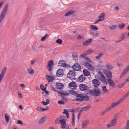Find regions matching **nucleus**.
<instances>
[{"label": "nucleus", "instance_id": "1", "mask_svg": "<svg viewBox=\"0 0 129 129\" xmlns=\"http://www.w3.org/2000/svg\"><path fill=\"white\" fill-rule=\"evenodd\" d=\"M76 100L78 101H82L83 100L87 101L89 100V97L83 94H78L77 93Z\"/></svg>", "mask_w": 129, "mask_h": 129}, {"label": "nucleus", "instance_id": "2", "mask_svg": "<svg viewBox=\"0 0 129 129\" xmlns=\"http://www.w3.org/2000/svg\"><path fill=\"white\" fill-rule=\"evenodd\" d=\"M117 118V116H114L112 121L109 124L107 125V127L109 128L115 125L116 123Z\"/></svg>", "mask_w": 129, "mask_h": 129}, {"label": "nucleus", "instance_id": "3", "mask_svg": "<svg viewBox=\"0 0 129 129\" xmlns=\"http://www.w3.org/2000/svg\"><path fill=\"white\" fill-rule=\"evenodd\" d=\"M89 93L91 95L94 96H99L101 92L99 90L94 89L89 91Z\"/></svg>", "mask_w": 129, "mask_h": 129}, {"label": "nucleus", "instance_id": "4", "mask_svg": "<svg viewBox=\"0 0 129 129\" xmlns=\"http://www.w3.org/2000/svg\"><path fill=\"white\" fill-rule=\"evenodd\" d=\"M94 51L92 49H89L81 54L80 55V56L84 58L86 55L91 54Z\"/></svg>", "mask_w": 129, "mask_h": 129}, {"label": "nucleus", "instance_id": "5", "mask_svg": "<svg viewBox=\"0 0 129 129\" xmlns=\"http://www.w3.org/2000/svg\"><path fill=\"white\" fill-rule=\"evenodd\" d=\"M47 69L49 71H51L53 69V67L54 64L53 61L52 60H50L48 62Z\"/></svg>", "mask_w": 129, "mask_h": 129}, {"label": "nucleus", "instance_id": "6", "mask_svg": "<svg viewBox=\"0 0 129 129\" xmlns=\"http://www.w3.org/2000/svg\"><path fill=\"white\" fill-rule=\"evenodd\" d=\"M75 75V74L74 71H70L67 75V77L71 80L73 79L74 78L72 77Z\"/></svg>", "mask_w": 129, "mask_h": 129}, {"label": "nucleus", "instance_id": "7", "mask_svg": "<svg viewBox=\"0 0 129 129\" xmlns=\"http://www.w3.org/2000/svg\"><path fill=\"white\" fill-rule=\"evenodd\" d=\"M103 73L108 78H111L112 77V74L111 72L107 69H105L103 70Z\"/></svg>", "mask_w": 129, "mask_h": 129}, {"label": "nucleus", "instance_id": "8", "mask_svg": "<svg viewBox=\"0 0 129 129\" xmlns=\"http://www.w3.org/2000/svg\"><path fill=\"white\" fill-rule=\"evenodd\" d=\"M7 70V68L6 67H5L2 70L0 74V83L1 82V80L3 79L4 75H5V73Z\"/></svg>", "mask_w": 129, "mask_h": 129}, {"label": "nucleus", "instance_id": "9", "mask_svg": "<svg viewBox=\"0 0 129 129\" xmlns=\"http://www.w3.org/2000/svg\"><path fill=\"white\" fill-rule=\"evenodd\" d=\"M72 68L76 71L79 70L81 69L80 66L78 63L75 64L73 66Z\"/></svg>", "mask_w": 129, "mask_h": 129}, {"label": "nucleus", "instance_id": "10", "mask_svg": "<svg viewBox=\"0 0 129 129\" xmlns=\"http://www.w3.org/2000/svg\"><path fill=\"white\" fill-rule=\"evenodd\" d=\"M8 5L6 4L5 6L3 8L1 13L6 15L8 12Z\"/></svg>", "mask_w": 129, "mask_h": 129}, {"label": "nucleus", "instance_id": "11", "mask_svg": "<svg viewBox=\"0 0 129 129\" xmlns=\"http://www.w3.org/2000/svg\"><path fill=\"white\" fill-rule=\"evenodd\" d=\"M92 82L93 86L96 87H98L100 84L99 82L96 79H94L92 81Z\"/></svg>", "mask_w": 129, "mask_h": 129}, {"label": "nucleus", "instance_id": "12", "mask_svg": "<svg viewBox=\"0 0 129 129\" xmlns=\"http://www.w3.org/2000/svg\"><path fill=\"white\" fill-rule=\"evenodd\" d=\"M79 88L80 90L82 91L85 90L87 89V87L85 84H82L79 85Z\"/></svg>", "mask_w": 129, "mask_h": 129}, {"label": "nucleus", "instance_id": "13", "mask_svg": "<svg viewBox=\"0 0 129 129\" xmlns=\"http://www.w3.org/2000/svg\"><path fill=\"white\" fill-rule=\"evenodd\" d=\"M56 87L58 89H62L64 87L63 84L61 83H56Z\"/></svg>", "mask_w": 129, "mask_h": 129}, {"label": "nucleus", "instance_id": "14", "mask_svg": "<svg viewBox=\"0 0 129 129\" xmlns=\"http://www.w3.org/2000/svg\"><path fill=\"white\" fill-rule=\"evenodd\" d=\"M63 70L61 69H59L56 73V76L58 77H61L63 75Z\"/></svg>", "mask_w": 129, "mask_h": 129}, {"label": "nucleus", "instance_id": "15", "mask_svg": "<svg viewBox=\"0 0 129 129\" xmlns=\"http://www.w3.org/2000/svg\"><path fill=\"white\" fill-rule=\"evenodd\" d=\"M86 78V77L85 76V75L82 74L79 77L78 80L79 81L83 82L85 80Z\"/></svg>", "mask_w": 129, "mask_h": 129}, {"label": "nucleus", "instance_id": "16", "mask_svg": "<svg viewBox=\"0 0 129 129\" xmlns=\"http://www.w3.org/2000/svg\"><path fill=\"white\" fill-rule=\"evenodd\" d=\"M108 83L111 86L114 87L115 84L113 81L111 79L109 78L107 80V81Z\"/></svg>", "mask_w": 129, "mask_h": 129}, {"label": "nucleus", "instance_id": "17", "mask_svg": "<svg viewBox=\"0 0 129 129\" xmlns=\"http://www.w3.org/2000/svg\"><path fill=\"white\" fill-rule=\"evenodd\" d=\"M46 78L48 80V82H52L54 79V77L48 75L46 76Z\"/></svg>", "mask_w": 129, "mask_h": 129}, {"label": "nucleus", "instance_id": "18", "mask_svg": "<svg viewBox=\"0 0 129 129\" xmlns=\"http://www.w3.org/2000/svg\"><path fill=\"white\" fill-rule=\"evenodd\" d=\"M69 86L72 88L73 90H75L76 87V83L74 82H72L69 85Z\"/></svg>", "mask_w": 129, "mask_h": 129}, {"label": "nucleus", "instance_id": "19", "mask_svg": "<svg viewBox=\"0 0 129 129\" xmlns=\"http://www.w3.org/2000/svg\"><path fill=\"white\" fill-rule=\"evenodd\" d=\"M129 70V65L127 66L124 69V70L122 72L121 75L122 76H123Z\"/></svg>", "mask_w": 129, "mask_h": 129}, {"label": "nucleus", "instance_id": "20", "mask_svg": "<svg viewBox=\"0 0 129 129\" xmlns=\"http://www.w3.org/2000/svg\"><path fill=\"white\" fill-rule=\"evenodd\" d=\"M92 40L91 39H89L85 41L83 43V44L84 46H87L91 42Z\"/></svg>", "mask_w": 129, "mask_h": 129}, {"label": "nucleus", "instance_id": "21", "mask_svg": "<svg viewBox=\"0 0 129 129\" xmlns=\"http://www.w3.org/2000/svg\"><path fill=\"white\" fill-rule=\"evenodd\" d=\"M89 122L88 120H86L83 121L82 123V128H84Z\"/></svg>", "mask_w": 129, "mask_h": 129}, {"label": "nucleus", "instance_id": "22", "mask_svg": "<svg viewBox=\"0 0 129 129\" xmlns=\"http://www.w3.org/2000/svg\"><path fill=\"white\" fill-rule=\"evenodd\" d=\"M90 107V106L89 105L87 106L84 107L80 110V111H85L89 109Z\"/></svg>", "mask_w": 129, "mask_h": 129}, {"label": "nucleus", "instance_id": "23", "mask_svg": "<svg viewBox=\"0 0 129 129\" xmlns=\"http://www.w3.org/2000/svg\"><path fill=\"white\" fill-rule=\"evenodd\" d=\"M83 72L84 73V75H85V76H88L90 75V73L88 70L84 69L83 70Z\"/></svg>", "mask_w": 129, "mask_h": 129}, {"label": "nucleus", "instance_id": "24", "mask_svg": "<svg viewBox=\"0 0 129 129\" xmlns=\"http://www.w3.org/2000/svg\"><path fill=\"white\" fill-rule=\"evenodd\" d=\"M58 65L59 66L65 67L67 66L64 61L61 60L58 63Z\"/></svg>", "mask_w": 129, "mask_h": 129}, {"label": "nucleus", "instance_id": "25", "mask_svg": "<svg viewBox=\"0 0 129 129\" xmlns=\"http://www.w3.org/2000/svg\"><path fill=\"white\" fill-rule=\"evenodd\" d=\"M105 14L102 13L99 16V20L101 21H103L105 19Z\"/></svg>", "mask_w": 129, "mask_h": 129}, {"label": "nucleus", "instance_id": "26", "mask_svg": "<svg viewBox=\"0 0 129 129\" xmlns=\"http://www.w3.org/2000/svg\"><path fill=\"white\" fill-rule=\"evenodd\" d=\"M6 15L1 13L0 14V23H1L5 17Z\"/></svg>", "mask_w": 129, "mask_h": 129}, {"label": "nucleus", "instance_id": "27", "mask_svg": "<svg viewBox=\"0 0 129 129\" xmlns=\"http://www.w3.org/2000/svg\"><path fill=\"white\" fill-rule=\"evenodd\" d=\"M61 124V127L63 128H65L66 125V121L64 119L61 120L60 123Z\"/></svg>", "mask_w": 129, "mask_h": 129}, {"label": "nucleus", "instance_id": "28", "mask_svg": "<svg viewBox=\"0 0 129 129\" xmlns=\"http://www.w3.org/2000/svg\"><path fill=\"white\" fill-rule=\"evenodd\" d=\"M72 125L74 126L75 125V116L74 113H72Z\"/></svg>", "mask_w": 129, "mask_h": 129}, {"label": "nucleus", "instance_id": "29", "mask_svg": "<svg viewBox=\"0 0 129 129\" xmlns=\"http://www.w3.org/2000/svg\"><path fill=\"white\" fill-rule=\"evenodd\" d=\"M100 79L102 82L106 84L107 83V81L106 80V78L104 76L100 78Z\"/></svg>", "mask_w": 129, "mask_h": 129}, {"label": "nucleus", "instance_id": "30", "mask_svg": "<svg viewBox=\"0 0 129 129\" xmlns=\"http://www.w3.org/2000/svg\"><path fill=\"white\" fill-rule=\"evenodd\" d=\"M46 119V118L45 117H42L39 121V123L41 124L43 123L45 121Z\"/></svg>", "mask_w": 129, "mask_h": 129}, {"label": "nucleus", "instance_id": "31", "mask_svg": "<svg viewBox=\"0 0 129 129\" xmlns=\"http://www.w3.org/2000/svg\"><path fill=\"white\" fill-rule=\"evenodd\" d=\"M74 12V11H70L67 13H66L65 14V16H68L73 14Z\"/></svg>", "mask_w": 129, "mask_h": 129}, {"label": "nucleus", "instance_id": "32", "mask_svg": "<svg viewBox=\"0 0 129 129\" xmlns=\"http://www.w3.org/2000/svg\"><path fill=\"white\" fill-rule=\"evenodd\" d=\"M98 75L99 77L100 78L104 76V75L103 73L101 71H99L98 72Z\"/></svg>", "mask_w": 129, "mask_h": 129}, {"label": "nucleus", "instance_id": "33", "mask_svg": "<svg viewBox=\"0 0 129 129\" xmlns=\"http://www.w3.org/2000/svg\"><path fill=\"white\" fill-rule=\"evenodd\" d=\"M123 100V99L122 98L116 103H114L115 106H116L118 105L119 104H120L122 101Z\"/></svg>", "mask_w": 129, "mask_h": 129}, {"label": "nucleus", "instance_id": "34", "mask_svg": "<svg viewBox=\"0 0 129 129\" xmlns=\"http://www.w3.org/2000/svg\"><path fill=\"white\" fill-rule=\"evenodd\" d=\"M106 67L107 68L109 69H112L113 68V67L109 63H107V64L106 66Z\"/></svg>", "mask_w": 129, "mask_h": 129}, {"label": "nucleus", "instance_id": "35", "mask_svg": "<svg viewBox=\"0 0 129 129\" xmlns=\"http://www.w3.org/2000/svg\"><path fill=\"white\" fill-rule=\"evenodd\" d=\"M102 88L103 89V91L105 93L108 92V90L105 86H103L102 87Z\"/></svg>", "mask_w": 129, "mask_h": 129}, {"label": "nucleus", "instance_id": "36", "mask_svg": "<svg viewBox=\"0 0 129 129\" xmlns=\"http://www.w3.org/2000/svg\"><path fill=\"white\" fill-rule=\"evenodd\" d=\"M5 119L7 122H8L9 120V117L8 114H6L5 115Z\"/></svg>", "mask_w": 129, "mask_h": 129}, {"label": "nucleus", "instance_id": "37", "mask_svg": "<svg viewBox=\"0 0 129 129\" xmlns=\"http://www.w3.org/2000/svg\"><path fill=\"white\" fill-rule=\"evenodd\" d=\"M91 29H92L95 30H97L98 29V28L95 25H91L90 26Z\"/></svg>", "mask_w": 129, "mask_h": 129}, {"label": "nucleus", "instance_id": "38", "mask_svg": "<svg viewBox=\"0 0 129 129\" xmlns=\"http://www.w3.org/2000/svg\"><path fill=\"white\" fill-rule=\"evenodd\" d=\"M103 55V53H100L95 57V58L97 59H99L101 58Z\"/></svg>", "mask_w": 129, "mask_h": 129}, {"label": "nucleus", "instance_id": "39", "mask_svg": "<svg viewBox=\"0 0 129 129\" xmlns=\"http://www.w3.org/2000/svg\"><path fill=\"white\" fill-rule=\"evenodd\" d=\"M69 94V93L66 91H62L61 95H67Z\"/></svg>", "mask_w": 129, "mask_h": 129}, {"label": "nucleus", "instance_id": "40", "mask_svg": "<svg viewBox=\"0 0 129 129\" xmlns=\"http://www.w3.org/2000/svg\"><path fill=\"white\" fill-rule=\"evenodd\" d=\"M87 68L88 70L90 71H92L94 70L93 67L91 64H90V65L89 66L88 68Z\"/></svg>", "mask_w": 129, "mask_h": 129}, {"label": "nucleus", "instance_id": "41", "mask_svg": "<svg viewBox=\"0 0 129 129\" xmlns=\"http://www.w3.org/2000/svg\"><path fill=\"white\" fill-rule=\"evenodd\" d=\"M56 42L58 44L61 45L62 43V41L60 39H58L56 40Z\"/></svg>", "mask_w": 129, "mask_h": 129}, {"label": "nucleus", "instance_id": "42", "mask_svg": "<svg viewBox=\"0 0 129 129\" xmlns=\"http://www.w3.org/2000/svg\"><path fill=\"white\" fill-rule=\"evenodd\" d=\"M27 70L28 73L31 74H33L34 72V70L31 69H29Z\"/></svg>", "mask_w": 129, "mask_h": 129}, {"label": "nucleus", "instance_id": "43", "mask_svg": "<svg viewBox=\"0 0 129 129\" xmlns=\"http://www.w3.org/2000/svg\"><path fill=\"white\" fill-rule=\"evenodd\" d=\"M62 120H60V118H57L55 120V123L56 124H59L60 123Z\"/></svg>", "mask_w": 129, "mask_h": 129}, {"label": "nucleus", "instance_id": "44", "mask_svg": "<svg viewBox=\"0 0 129 129\" xmlns=\"http://www.w3.org/2000/svg\"><path fill=\"white\" fill-rule=\"evenodd\" d=\"M125 24L124 23H121L119 24L118 25V27L120 29H122L124 26Z\"/></svg>", "mask_w": 129, "mask_h": 129}, {"label": "nucleus", "instance_id": "45", "mask_svg": "<svg viewBox=\"0 0 129 129\" xmlns=\"http://www.w3.org/2000/svg\"><path fill=\"white\" fill-rule=\"evenodd\" d=\"M91 33L92 34V35L94 36H100L99 33L98 32L95 33L91 32Z\"/></svg>", "mask_w": 129, "mask_h": 129}, {"label": "nucleus", "instance_id": "46", "mask_svg": "<svg viewBox=\"0 0 129 129\" xmlns=\"http://www.w3.org/2000/svg\"><path fill=\"white\" fill-rule=\"evenodd\" d=\"M85 59L87 61H88L90 63H91L92 62V60L90 59V58H89L88 57H84Z\"/></svg>", "mask_w": 129, "mask_h": 129}, {"label": "nucleus", "instance_id": "47", "mask_svg": "<svg viewBox=\"0 0 129 129\" xmlns=\"http://www.w3.org/2000/svg\"><path fill=\"white\" fill-rule=\"evenodd\" d=\"M125 85V84L123 83H121L118 84L117 85V87H118L121 88Z\"/></svg>", "mask_w": 129, "mask_h": 129}, {"label": "nucleus", "instance_id": "48", "mask_svg": "<svg viewBox=\"0 0 129 129\" xmlns=\"http://www.w3.org/2000/svg\"><path fill=\"white\" fill-rule=\"evenodd\" d=\"M90 64L88 63L87 62H86L84 63V65L87 68H88L89 66L90 65Z\"/></svg>", "mask_w": 129, "mask_h": 129}, {"label": "nucleus", "instance_id": "49", "mask_svg": "<svg viewBox=\"0 0 129 129\" xmlns=\"http://www.w3.org/2000/svg\"><path fill=\"white\" fill-rule=\"evenodd\" d=\"M117 27V26L116 25H113L110 27V28L111 30H114Z\"/></svg>", "mask_w": 129, "mask_h": 129}, {"label": "nucleus", "instance_id": "50", "mask_svg": "<svg viewBox=\"0 0 129 129\" xmlns=\"http://www.w3.org/2000/svg\"><path fill=\"white\" fill-rule=\"evenodd\" d=\"M47 36V34H46L45 36L42 37L41 39V40L43 41H44L45 40Z\"/></svg>", "mask_w": 129, "mask_h": 129}, {"label": "nucleus", "instance_id": "51", "mask_svg": "<svg viewBox=\"0 0 129 129\" xmlns=\"http://www.w3.org/2000/svg\"><path fill=\"white\" fill-rule=\"evenodd\" d=\"M40 88L41 89H42V90H43L44 91H45L46 90V88H44L43 85L42 84H41V85Z\"/></svg>", "mask_w": 129, "mask_h": 129}, {"label": "nucleus", "instance_id": "52", "mask_svg": "<svg viewBox=\"0 0 129 129\" xmlns=\"http://www.w3.org/2000/svg\"><path fill=\"white\" fill-rule=\"evenodd\" d=\"M78 56V55L77 53H74L72 54V56L74 58H76V57H77Z\"/></svg>", "mask_w": 129, "mask_h": 129}, {"label": "nucleus", "instance_id": "53", "mask_svg": "<svg viewBox=\"0 0 129 129\" xmlns=\"http://www.w3.org/2000/svg\"><path fill=\"white\" fill-rule=\"evenodd\" d=\"M58 103L60 105L64 104V102L61 101H59L58 102Z\"/></svg>", "mask_w": 129, "mask_h": 129}, {"label": "nucleus", "instance_id": "54", "mask_svg": "<svg viewBox=\"0 0 129 129\" xmlns=\"http://www.w3.org/2000/svg\"><path fill=\"white\" fill-rule=\"evenodd\" d=\"M67 111L66 110L64 109V111L63 112V113L64 114H67L68 113V111Z\"/></svg>", "mask_w": 129, "mask_h": 129}, {"label": "nucleus", "instance_id": "55", "mask_svg": "<svg viewBox=\"0 0 129 129\" xmlns=\"http://www.w3.org/2000/svg\"><path fill=\"white\" fill-rule=\"evenodd\" d=\"M112 109V108H111V106H110L109 107L107 108L106 109L105 111L107 112L108 111H109L110 110Z\"/></svg>", "mask_w": 129, "mask_h": 129}, {"label": "nucleus", "instance_id": "56", "mask_svg": "<svg viewBox=\"0 0 129 129\" xmlns=\"http://www.w3.org/2000/svg\"><path fill=\"white\" fill-rule=\"evenodd\" d=\"M126 128V129H129V120L127 122V125Z\"/></svg>", "mask_w": 129, "mask_h": 129}, {"label": "nucleus", "instance_id": "57", "mask_svg": "<svg viewBox=\"0 0 129 129\" xmlns=\"http://www.w3.org/2000/svg\"><path fill=\"white\" fill-rule=\"evenodd\" d=\"M22 122L20 120H18L17 122V123L18 124H22Z\"/></svg>", "mask_w": 129, "mask_h": 129}, {"label": "nucleus", "instance_id": "58", "mask_svg": "<svg viewBox=\"0 0 129 129\" xmlns=\"http://www.w3.org/2000/svg\"><path fill=\"white\" fill-rule=\"evenodd\" d=\"M20 86L22 88H24L25 87V85L24 84H20Z\"/></svg>", "mask_w": 129, "mask_h": 129}, {"label": "nucleus", "instance_id": "59", "mask_svg": "<svg viewBox=\"0 0 129 129\" xmlns=\"http://www.w3.org/2000/svg\"><path fill=\"white\" fill-rule=\"evenodd\" d=\"M42 103L43 104V105H46L48 104V103H47L46 102H44V101H42Z\"/></svg>", "mask_w": 129, "mask_h": 129}, {"label": "nucleus", "instance_id": "60", "mask_svg": "<svg viewBox=\"0 0 129 129\" xmlns=\"http://www.w3.org/2000/svg\"><path fill=\"white\" fill-rule=\"evenodd\" d=\"M42 108H41V107H38L36 109H37V110H38V111H40L41 110H42Z\"/></svg>", "mask_w": 129, "mask_h": 129}, {"label": "nucleus", "instance_id": "61", "mask_svg": "<svg viewBox=\"0 0 129 129\" xmlns=\"http://www.w3.org/2000/svg\"><path fill=\"white\" fill-rule=\"evenodd\" d=\"M18 94L20 98H21L22 97L21 94L20 92H19L18 93Z\"/></svg>", "mask_w": 129, "mask_h": 129}, {"label": "nucleus", "instance_id": "62", "mask_svg": "<svg viewBox=\"0 0 129 129\" xmlns=\"http://www.w3.org/2000/svg\"><path fill=\"white\" fill-rule=\"evenodd\" d=\"M35 60H32L31 61V63L32 65H33L34 64Z\"/></svg>", "mask_w": 129, "mask_h": 129}, {"label": "nucleus", "instance_id": "63", "mask_svg": "<svg viewBox=\"0 0 129 129\" xmlns=\"http://www.w3.org/2000/svg\"><path fill=\"white\" fill-rule=\"evenodd\" d=\"M111 106V108H112L115 107V105L114 103H112L111 105L110 106Z\"/></svg>", "mask_w": 129, "mask_h": 129}, {"label": "nucleus", "instance_id": "64", "mask_svg": "<svg viewBox=\"0 0 129 129\" xmlns=\"http://www.w3.org/2000/svg\"><path fill=\"white\" fill-rule=\"evenodd\" d=\"M83 38V37H81L80 35H79L77 37V39H81Z\"/></svg>", "mask_w": 129, "mask_h": 129}]
</instances>
